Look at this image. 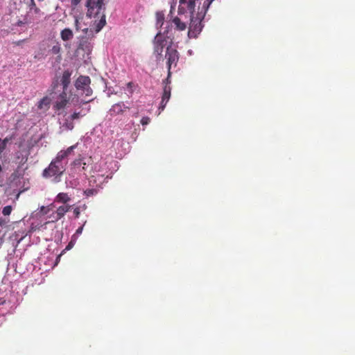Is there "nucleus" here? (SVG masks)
Segmentation results:
<instances>
[{"label": "nucleus", "instance_id": "f257e3e1", "mask_svg": "<svg viewBox=\"0 0 355 355\" xmlns=\"http://www.w3.org/2000/svg\"><path fill=\"white\" fill-rule=\"evenodd\" d=\"M87 16L88 17H99L100 20L95 24V31L98 33L105 25V15L104 13L103 0H87Z\"/></svg>", "mask_w": 355, "mask_h": 355}, {"label": "nucleus", "instance_id": "f03ea898", "mask_svg": "<svg viewBox=\"0 0 355 355\" xmlns=\"http://www.w3.org/2000/svg\"><path fill=\"white\" fill-rule=\"evenodd\" d=\"M207 10L208 8H205L203 4L200 12H198L196 15L190 16V23L187 33V36L189 39L196 38L202 31L203 28L202 21Z\"/></svg>", "mask_w": 355, "mask_h": 355}, {"label": "nucleus", "instance_id": "7ed1b4c3", "mask_svg": "<svg viewBox=\"0 0 355 355\" xmlns=\"http://www.w3.org/2000/svg\"><path fill=\"white\" fill-rule=\"evenodd\" d=\"M65 171V166L62 163H59L53 159L49 166L42 171L44 178H55L57 182L60 181L61 176Z\"/></svg>", "mask_w": 355, "mask_h": 355}, {"label": "nucleus", "instance_id": "20e7f679", "mask_svg": "<svg viewBox=\"0 0 355 355\" xmlns=\"http://www.w3.org/2000/svg\"><path fill=\"white\" fill-rule=\"evenodd\" d=\"M168 30L164 31V33H158L153 40V53L156 55L157 60H159L162 57L164 49L167 44V37Z\"/></svg>", "mask_w": 355, "mask_h": 355}, {"label": "nucleus", "instance_id": "39448f33", "mask_svg": "<svg viewBox=\"0 0 355 355\" xmlns=\"http://www.w3.org/2000/svg\"><path fill=\"white\" fill-rule=\"evenodd\" d=\"M165 58L167 60L166 64L168 69V76H171L172 67H176L179 60V53L170 44L166 47Z\"/></svg>", "mask_w": 355, "mask_h": 355}, {"label": "nucleus", "instance_id": "423d86ee", "mask_svg": "<svg viewBox=\"0 0 355 355\" xmlns=\"http://www.w3.org/2000/svg\"><path fill=\"white\" fill-rule=\"evenodd\" d=\"M69 102V97L67 95V91H62L56 98L53 104V109L55 110H60L67 105Z\"/></svg>", "mask_w": 355, "mask_h": 355}, {"label": "nucleus", "instance_id": "0eeeda50", "mask_svg": "<svg viewBox=\"0 0 355 355\" xmlns=\"http://www.w3.org/2000/svg\"><path fill=\"white\" fill-rule=\"evenodd\" d=\"M171 28L178 31H184L187 28V22L184 21L180 17H173L170 21Z\"/></svg>", "mask_w": 355, "mask_h": 355}, {"label": "nucleus", "instance_id": "6e6552de", "mask_svg": "<svg viewBox=\"0 0 355 355\" xmlns=\"http://www.w3.org/2000/svg\"><path fill=\"white\" fill-rule=\"evenodd\" d=\"M91 79L87 76H80L75 81V87L77 90H83L88 85H90Z\"/></svg>", "mask_w": 355, "mask_h": 355}, {"label": "nucleus", "instance_id": "1a4fd4ad", "mask_svg": "<svg viewBox=\"0 0 355 355\" xmlns=\"http://www.w3.org/2000/svg\"><path fill=\"white\" fill-rule=\"evenodd\" d=\"M127 109H129V107L125 106L123 102H119L112 106L109 113L111 116H116L123 114Z\"/></svg>", "mask_w": 355, "mask_h": 355}, {"label": "nucleus", "instance_id": "9d476101", "mask_svg": "<svg viewBox=\"0 0 355 355\" xmlns=\"http://www.w3.org/2000/svg\"><path fill=\"white\" fill-rule=\"evenodd\" d=\"M171 86L166 85L164 87L163 94L162 97V101L160 106L159 107V110L162 111L164 110L166 103L170 99L171 97Z\"/></svg>", "mask_w": 355, "mask_h": 355}, {"label": "nucleus", "instance_id": "9b49d317", "mask_svg": "<svg viewBox=\"0 0 355 355\" xmlns=\"http://www.w3.org/2000/svg\"><path fill=\"white\" fill-rule=\"evenodd\" d=\"M72 72L69 70H65L63 71L62 75L61 76L60 83L62 86V91H67L68 89V87L71 83V76Z\"/></svg>", "mask_w": 355, "mask_h": 355}, {"label": "nucleus", "instance_id": "f8f14e48", "mask_svg": "<svg viewBox=\"0 0 355 355\" xmlns=\"http://www.w3.org/2000/svg\"><path fill=\"white\" fill-rule=\"evenodd\" d=\"M71 208L70 205H62L60 206L56 210V217L55 218V220H58L61 219L67 212L69 211Z\"/></svg>", "mask_w": 355, "mask_h": 355}, {"label": "nucleus", "instance_id": "ddd939ff", "mask_svg": "<svg viewBox=\"0 0 355 355\" xmlns=\"http://www.w3.org/2000/svg\"><path fill=\"white\" fill-rule=\"evenodd\" d=\"M60 37L63 41H69L73 37V33L70 28H64L60 33Z\"/></svg>", "mask_w": 355, "mask_h": 355}, {"label": "nucleus", "instance_id": "4468645a", "mask_svg": "<svg viewBox=\"0 0 355 355\" xmlns=\"http://www.w3.org/2000/svg\"><path fill=\"white\" fill-rule=\"evenodd\" d=\"M78 49L87 51L90 50V44L87 37H82L80 39L78 43Z\"/></svg>", "mask_w": 355, "mask_h": 355}, {"label": "nucleus", "instance_id": "2eb2a0df", "mask_svg": "<svg viewBox=\"0 0 355 355\" xmlns=\"http://www.w3.org/2000/svg\"><path fill=\"white\" fill-rule=\"evenodd\" d=\"M71 200L70 197L67 193H59L55 199V201L60 203L66 204Z\"/></svg>", "mask_w": 355, "mask_h": 355}, {"label": "nucleus", "instance_id": "dca6fc26", "mask_svg": "<svg viewBox=\"0 0 355 355\" xmlns=\"http://www.w3.org/2000/svg\"><path fill=\"white\" fill-rule=\"evenodd\" d=\"M51 103V99L45 96L43 98L40 100V101L38 103V108L39 109H48L49 107V105Z\"/></svg>", "mask_w": 355, "mask_h": 355}, {"label": "nucleus", "instance_id": "f3484780", "mask_svg": "<svg viewBox=\"0 0 355 355\" xmlns=\"http://www.w3.org/2000/svg\"><path fill=\"white\" fill-rule=\"evenodd\" d=\"M186 9L189 10L190 13V16L195 15V7H196V0H188V2L186 4Z\"/></svg>", "mask_w": 355, "mask_h": 355}, {"label": "nucleus", "instance_id": "a211bd4d", "mask_svg": "<svg viewBox=\"0 0 355 355\" xmlns=\"http://www.w3.org/2000/svg\"><path fill=\"white\" fill-rule=\"evenodd\" d=\"M62 128L67 130H71L73 129L74 124L73 121H71L69 119V116L64 120V122L62 124Z\"/></svg>", "mask_w": 355, "mask_h": 355}, {"label": "nucleus", "instance_id": "6ab92c4d", "mask_svg": "<svg viewBox=\"0 0 355 355\" xmlns=\"http://www.w3.org/2000/svg\"><path fill=\"white\" fill-rule=\"evenodd\" d=\"M164 21V15L162 12H157L156 13V25L159 27L162 26Z\"/></svg>", "mask_w": 355, "mask_h": 355}, {"label": "nucleus", "instance_id": "aec40b11", "mask_svg": "<svg viewBox=\"0 0 355 355\" xmlns=\"http://www.w3.org/2000/svg\"><path fill=\"white\" fill-rule=\"evenodd\" d=\"M11 140V137H6L0 141V153H2L6 148L7 144Z\"/></svg>", "mask_w": 355, "mask_h": 355}, {"label": "nucleus", "instance_id": "412c9836", "mask_svg": "<svg viewBox=\"0 0 355 355\" xmlns=\"http://www.w3.org/2000/svg\"><path fill=\"white\" fill-rule=\"evenodd\" d=\"M65 158H67L66 153L62 150L58 153L56 157L53 159L57 162L62 163V161Z\"/></svg>", "mask_w": 355, "mask_h": 355}, {"label": "nucleus", "instance_id": "4be33fe9", "mask_svg": "<svg viewBox=\"0 0 355 355\" xmlns=\"http://www.w3.org/2000/svg\"><path fill=\"white\" fill-rule=\"evenodd\" d=\"M85 114L86 113L83 114L81 112H74L71 116H69V119L71 121H73L84 116Z\"/></svg>", "mask_w": 355, "mask_h": 355}, {"label": "nucleus", "instance_id": "5701e85b", "mask_svg": "<svg viewBox=\"0 0 355 355\" xmlns=\"http://www.w3.org/2000/svg\"><path fill=\"white\" fill-rule=\"evenodd\" d=\"M12 210V207L10 205H7L3 208L2 214L4 216H9Z\"/></svg>", "mask_w": 355, "mask_h": 355}, {"label": "nucleus", "instance_id": "b1692460", "mask_svg": "<svg viewBox=\"0 0 355 355\" xmlns=\"http://www.w3.org/2000/svg\"><path fill=\"white\" fill-rule=\"evenodd\" d=\"M92 93H93V91L89 85H88L87 87H85V89H83L82 90V94L85 95L86 96H92Z\"/></svg>", "mask_w": 355, "mask_h": 355}, {"label": "nucleus", "instance_id": "393cba45", "mask_svg": "<svg viewBox=\"0 0 355 355\" xmlns=\"http://www.w3.org/2000/svg\"><path fill=\"white\" fill-rule=\"evenodd\" d=\"M78 144H76L70 147L67 148V150H64V152L66 153L67 157L69 156L73 151L75 148H76Z\"/></svg>", "mask_w": 355, "mask_h": 355}, {"label": "nucleus", "instance_id": "a878e982", "mask_svg": "<svg viewBox=\"0 0 355 355\" xmlns=\"http://www.w3.org/2000/svg\"><path fill=\"white\" fill-rule=\"evenodd\" d=\"M97 193V190L95 189H88L84 191V194L87 196H92Z\"/></svg>", "mask_w": 355, "mask_h": 355}, {"label": "nucleus", "instance_id": "bb28decb", "mask_svg": "<svg viewBox=\"0 0 355 355\" xmlns=\"http://www.w3.org/2000/svg\"><path fill=\"white\" fill-rule=\"evenodd\" d=\"M81 0H71V8L72 10H75L78 4L80 3Z\"/></svg>", "mask_w": 355, "mask_h": 355}, {"label": "nucleus", "instance_id": "cd10ccee", "mask_svg": "<svg viewBox=\"0 0 355 355\" xmlns=\"http://www.w3.org/2000/svg\"><path fill=\"white\" fill-rule=\"evenodd\" d=\"M187 12L186 8L183 5H180L178 10V15H184Z\"/></svg>", "mask_w": 355, "mask_h": 355}, {"label": "nucleus", "instance_id": "c85d7f7f", "mask_svg": "<svg viewBox=\"0 0 355 355\" xmlns=\"http://www.w3.org/2000/svg\"><path fill=\"white\" fill-rule=\"evenodd\" d=\"M150 121V119L148 116H144L141 119V123L143 125H148Z\"/></svg>", "mask_w": 355, "mask_h": 355}, {"label": "nucleus", "instance_id": "c756f323", "mask_svg": "<svg viewBox=\"0 0 355 355\" xmlns=\"http://www.w3.org/2000/svg\"><path fill=\"white\" fill-rule=\"evenodd\" d=\"M80 207H77L73 209V214L76 218H78L80 214Z\"/></svg>", "mask_w": 355, "mask_h": 355}, {"label": "nucleus", "instance_id": "7c9ffc66", "mask_svg": "<svg viewBox=\"0 0 355 355\" xmlns=\"http://www.w3.org/2000/svg\"><path fill=\"white\" fill-rule=\"evenodd\" d=\"M133 86L134 84L132 82L127 83V88L130 94L133 92Z\"/></svg>", "mask_w": 355, "mask_h": 355}, {"label": "nucleus", "instance_id": "2f4dec72", "mask_svg": "<svg viewBox=\"0 0 355 355\" xmlns=\"http://www.w3.org/2000/svg\"><path fill=\"white\" fill-rule=\"evenodd\" d=\"M214 1V0H205V1H204V7L205 8H209V7L210 6V5L211 4V3Z\"/></svg>", "mask_w": 355, "mask_h": 355}, {"label": "nucleus", "instance_id": "473e14b6", "mask_svg": "<svg viewBox=\"0 0 355 355\" xmlns=\"http://www.w3.org/2000/svg\"><path fill=\"white\" fill-rule=\"evenodd\" d=\"M73 246V243L72 241H71L68 245L66 246L65 249L63 250V252L66 251V250H69L70 249H71Z\"/></svg>", "mask_w": 355, "mask_h": 355}, {"label": "nucleus", "instance_id": "72a5a7b5", "mask_svg": "<svg viewBox=\"0 0 355 355\" xmlns=\"http://www.w3.org/2000/svg\"><path fill=\"white\" fill-rule=\"evenodd\" d=\"M8 220H7L4 218H0V227L5 226L8 223Z\"/></svg>", "mask_w": 355, "mask_h": 355}, {"label": "nucleus", "instance_id": "f704fd0d", "mask_svg": "<svg viewBox=\"0 0 355 355\" xmlns=\"http://www.w3.org/2000/svg\"><path fill=\"white\" fill-rule=\"evenodd\" d=\"M75 27H76V31H78L80 27H79V19L77 17H75Z\"/></svg>", "mask_w": 355, "mask_h": 355}, {"label": "nucleus", "instance_id": "c9c22d12", "mask_svg": "<svg viewBox=\"0 0 355 355\" xmlns=\"http://www.w3.org/2000/svg\"><path fill=\"white\" fill-rule=\"evenodd\" d=\"M19 177V174L17 171H15L13 173H12L11 175V178L13 179V180H15L17 178H18Z\"/></svg>", "mask_w": 355, "mask_h": 355}, {"label": "nucleus", "instance_id": "e433bc0d", "mask_svg": "<svg viewBox=\"0 0 355 355\" xmlns=\"http://www.w3.org/2000/svg\"><path fill=\"white\" fill-rule=\"evenodd\" d=\"M83 225H82L81 227H78L76 231V234H82V232H83Z\"/></svg>", "mask_w": 355, "mask_h": 355}, {"label": "nucleus", "instance_id": "4c0bfd02", "mask_svg": "<svg viewBox=\"0 0 355 355\" xmlns=\"http://www.w3.org/2000/svg\"><path fill=\"white\" fill-rule=\"evenodd\" d=\"M188 2V0H180V5H186Z\"/></svg>", "mask_w": 355, "mask_h": 355}, {"label": "nucleus", "instance_id": "58836bf2", "mask_svg": "<svg viewBox=\"0 0 355 355\" xmlns=\"http://www.w3.org/2000/svg\"><path fill=\"white\" fill-rule=\"evenodd\" d=\"M83 31L85 33H86V34H87V33H88V32L92 33V30H89L87 28H86L83 29Z\"/></svg>", "mask_w": 355, "mask_h": 355}, {"label": "nucleus", "instance_id": "ea45409f", "mask_svg": "<svg viewBox=\"0 0 355 355\" xmlns=\"http://www.w3.org/2000/svg\"><path fill=\"white\" fill-rule=\"evenodd\" d=\"M170 77L171 76H168V75L167 76V78H166L165 81L166 82V85L168 83H170Z\"/></svg>", "mask_w": 355, "mask_h": 355}, {"label": "nucleus", "instance_id": "a19ab883", "mask_svg": "<svg viewBox=\"0 0 355 355\" xmlns=\"http://www.w3.org/2000/svg\"><path fill=\"white\" fill-rule=\"evenodd\" d=\"M92 101V99L89 100V101H83V104H87V103H88L91 102Z\"/></svg>", "mask_w": 355, "mask_h": 355}, {"label": "nucleus", "instance_id": "79ce46f5", "mask_svg": "<svg viewBox=\"0 0 355 355\" xmlns=\"http://www.w3.org/2000/svg\"><path fill=\"white\" fill-rule=\"evenodd\" d=\"M74 164H80V161L79 160H76V161H74Z\"/></svg>", "mask_w": 355, "mask_h": 355}, {"label": "nucleus", "instance_id": "37998d69", "mask_svg": "<svg viewBox=\"0 0 355 355\" xmlns=\"http://www.w3.org/2000/svg\"><path fill=\"white\" fill-rule=\"evenodd\" d=\"M31 4H32L33 6H35V2H34V0H31Z\"/></svg>", "mask_w": 355, "mask_h": 355}, {"label": "nucleus", "instance_id": "c03bdc74", "mask_svg": "<svg viewBox=\"0 0 355 355\" xmlns=\"http://www.w3.org/2000/svg\"><path fill=\"white\" fill-rule=\"evenodd\" d=\"M53 50L54 52H57V49H55V46L53 48Z\"/></svg>", "mask_w": 355, "mask_h": 355}, {"label": "nucleus", "instance_id": "a18cd8bd", "mask_svg": "<svg viewBox=\"0 0 355 355\" xmlns=\"http://www.w3.org/2000/svg\"><path fill=\"white\" fill-rule=\"evenodd\" d=\"M82 207H83V209H85L87 207H86L85 205H84Z\"/></svg>", "mask_w": 355, "mask_h": 355}, {"label": "nucleus", "instance_id": "49530a36", "mask_svg": "<svg viewBox=\"0 0 355 355\" xmlns=\"http://www.w3.org/2000/svg\"><path fill=\"white\" fill-rule=\"evenodd\" d=\"M85 223H87V221H85V223H83V226L85 225Z\"/></svg>", "mask_w": 355, "mask_h": 355}, {"label": "nucleus", "instance_id": "de8ad7c7", "mask_svg": "<svg viewBox=\"0 0 355 355\" xmlns=\"http://www.w3.org/2000/svg\"><path fill=\"white\" fill-rule=\"evenodd\" d=\"M85 223H87V221H85V223H83V226L85 225Z\"/></svg>", "mask_w": 355, "mask_h": 355}]
</instances>
